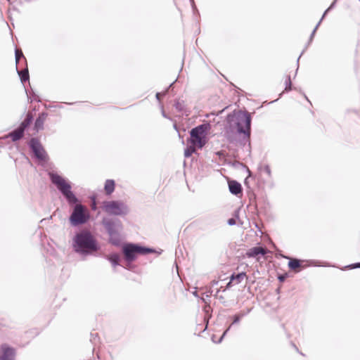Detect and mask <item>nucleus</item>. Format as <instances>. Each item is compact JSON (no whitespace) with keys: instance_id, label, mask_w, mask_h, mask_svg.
Returning a JSON list of instances; mask_svg holds the SVG:
<instances>
[{"instance_id":"f257e3e1","label":"nucleus","mask_w":360,"mask_h":360,"mask_svg":"<svg viewBox=\"0 0 360 360\" xmlns=\"http://www.w3.org/2000/svg\"><path fill=\"white\" fill-rule=\"evenodd\" d=\"M74 248L77 252L91 253L98 250V245L91 233L84 231L75 236Z\"/></svg>"},{"instance_id":"f03ea898","label":"nucleus","mask_w":360,"mask_h":360,"mask_svg":"<svg viewBox=\"0 0 360 360\" xmlns=\"http://www.w3.org/2000/svg\"><path fill=\"white\" fill-rule=\"evenodd\" d=\"M211 127L209 123L202 124L193 128L190 131V138L187 140V143H192L202 148L207 142V134Z\"/></svg>"},{"instance_id":"7ed1b4c3","label":"nucleus","mask_w":360,"mask_h":360,"mask_svg":"<svg viewBox=\"0 0 360 360\" xmlns=\"http://www.w3.org/2000/svg\"><path fill=\"white\" fill-rule=\"evenodd\" d=\"M49 176L52 183L57 186L70 203H75L77 201V198L71 191V186L65 179L54 173H49Z\"/></svg>"},{"instance_id":"20e7f679","label":"nucleus","mask_w":360,"mask_h":360,"mask_svg":"<svg viewBox=\"0 0 360 360\" xmlns=\"http://www.w3.org/2000/svg\"><path fill=\"white\" fill-rule=\"evenodd\" d=\"M89 213L86 208L81 204L76 205L70 217V221L73 226L86 223L89 219Z\"/></svg>"},{"instance_id":"39448f33","label":"nucleus","mask_w":360,"mask_h":360,"mask_svg":"<svg viewBox=\"0 0 360 360\" xmlns=\"http://www.w3.org/2000/svg\"><path fill=\"white\" fill-rule=\"evenodd\" d=\"M103 210L110 215H121L126 212L127 207L120 201H105L103 202Z\"/></svg>"},{"instance_id":"423d86ee","label":"nucleus","mask_w":360,"mask_h":360,"mask_svg":"<svg viewBox=\"0 0 360 360\" xmlns=\"http://www.w3.org/2000/svg\"><path fill=\"white\" fill-rule=\"evenodd\" d=\"M122 250L125 259L129 262L134 260L137 255H145L150 252L148 249L133 244L125 245Z\"/></svg>"},{"instance_id":"0eeeda50","label":"nucleus","mask_w":360,"mask_h":360,"mask_svg":"<svg viewBox=\"0 0 360 360\" xmlns=\"http://www.w3.org/2000/svg\"><path fill=\"white\" fill-rule=\"evenodd\" d=\"M30 146L37 158L42 161L47 160V153L38 139L34 138L32 139L30 141Z\"/></svg>"},{"instance_id":"6e6552de","label":"nucleus","mask_w":360,"mask_h":360,"mask_svg":"<svg viewBox=\"0 0 360 360\" xmlns=\"http://www.w3.org/2000/svg\"><path fill=\"white\" fill-rule=\"evenodd\" d=\"M15 356V349L6 344L0 346V360H14Z\"/></svg>"},{"instance_id":"1a4fd4ad","label":"nucleus","mask_w":360,"mask_h":360,"mask_svg":"<svg viewBox=\"0 0 360 360\" xmlns=\"http://www.w3.org/2000/svg\"><path fill=\"white\" fill-rule=\"evenodd\" d=\"M228 185L230 192L236 195L242 194L243 188L241 184L235 180H229Z\"/></svg>"},{"instance_id":"9d476101","label":"nucleus","mask_w":360,"mask_h":360,"mask_svg":"<svg viewBox=\"0 0 360 360\" xmlns=\"http://www.w3.org/2000/svg\"><path fill=\"white\" fill-rule=\"evenodd\" d=\"M267 252L268 250L266 248L262 247H254L247 251L246 255L248 257H256L259 255H265Z\"/></svg>"},{"instance_id":"9b49d317","label":"nucleus","mask_w":360,"mask_h":360,"mask_svg":"<svg viewBox=\"0 0 360 360\" xmlns=\"http://www.w3.org/2000/svg\"><path fill=\"white\" fill-rule=\"evenodd\" d=\"M243 121L244 124H245L246 129H244L242 127H240V123H238V131L240 133L249 134L250 129V122H251V118H250V115H247V114L244 115V116L243 117Z\"/></svg>"},{"instance_id":"f8f14e48","label":"nucleus","mask_w":360,"mask_h":360,"mask_svg":"<svg viewBox=\"0 0 360 360\" xmlns=\"http://www.w3.org/2000/svg\"><path fill=\"white\" fill-rule=\"evenodd\" d=\"M23 134L24 130L20 127H18L16 129L9 133L7 136L11 138L12 141H16L22 137Z\"/></svg>"},{"instance_id":"ddd939ff","label":"nucleus","mask_w":360,"mask_h":360,"mask_svg":"<svg viewBox=\"0 0 360 360\" xmlns=\"http://www.w3.org/2000/svg\"><path fill=\"white\" fill-rule=\"evenodd\" d=\"M46 119V114L41 113L39 115L37 119L36 120L35 124H34V129L37 131L43 129L44 128V124Z\"/></svg>"},{"instance_id":"4468645a","label":"nucleus","mask_w":360,"mask_h":360,"mask_svg":"<svg viewBox=\"0 0 360 360\" xmlns=\"http://www.w3.org/2000/svg\"><path fill=\"white\" fill-rule=\"evenodd\" d=\"M288 266L295 272H299L302 268V262L297 259H291L288 263Z\"/></svg>"},{"instance_id":"2eb2a0df","label":"nucleus","mask_w":360,"mask_h":360,"mask_svg":"<svg viewBox=\"0 0 360 360\" xmlns=\"http://www.w3.org/2000/svg\"><path fill=\"white\" fill-rule=\"evenodd\" d=\"M115 188V183L114 180L108 179L105 183L104 191L106 195H110L113 193Z\"/></svg>"},{"instance_id":"dca6fc26","label":"nucleus","mask_w":360,"mask_h":360,"mask_svg":"<svg viewBox=\"0 0 360 360\" xmlns=\"http://www.w3.org/2000/svg\"><path fill=\"white\" fill-rule=\"evenodd\" d=\"M197 149H198L197 146L193 145L192 143H188V146L184 150L185 157L188 158L191 156L196 152Z\"/></svg>"},{"instance_id":"f3484780","label":"nucleus","mask_w":360,"mask_h":360,"mask_svg":"<svg viewBox=\"0 0 360 360\" xmlns=\"http://www.w3.org/2000/svg\"><path fill=\"white\" fill-rule=\"evenodd\" d=\"M231 281H233L235 282V284L240 283L244 278H247V275L245 272L240 273L238 274H233L231 276Z\"/></svg>"},{"instance_id":"a211bd4d","label":"nucleus","mask_w":360,"mask_h":360,"mask_svg":"<svg viewBox=\"0 0 360 360\" xmlns=\"http://www.w3.org/2000/svg\"><path fill=\"white\" fill-rule=\"evenodd\" d=\"M33 117L31 113H28L25 117V119L22 121V122L19 126L24 131L25 129L32 123Z\"/></svg>"},{"instance_id":"6ab92c4d","label":"nucleus","mask_w":360,"mask_h":360,"mask_svg":"<svg viewBox=\"0 0 360 360\" xmlns=\"http://www.w3.org/2000/svg\"><path fill=\"white\" fill-rule=\"evenodd\" d=\"M18 74L22 82L29 79V72L27 69L21 70Z\"/></svg>"},{"instance_id":"aec40b11","label":"nucleus","mask_w":360,"mask_h":360,"mask_svg":"<svg viewBox=\"0 0 360 360\" xmlns=\"http://www.w3.org/2000/svg\"><path fill=\"white\" fill-rule=\"evenodd\" d=\"M108 259L114 265H117L120 261V256L117 254H112L109 256Z\"/></svg>"},{"instance_id":"412c9836","label":"nucleus","mask_w":360,"mask_h":360,"mask_svg":"<svg viewBox=\"0 0 360 360\" xmlns=\"http://www.w3.org/2000/svg\"><path fill=\"white\" fill-rule=\"evenodd\" d=\"M285 82L286 85H288V86H286L285 90H290L291 89L290 88V86H291L290 77H286L285 79Z\"/></svg>"},{"instance_id":"4be33fe9","label":"nucleus","mask_w":360,"mask_h":360,"mask_svg":"<svg viewBox=\"0 0 360 360\" xmlns=\"http://www.w3.org/2000/svg\"><path fill=\"white\" fill-rule=\"evenodd\" d=\"M22 56V53L21 51L16 49L15 51V60L16 63H18L20 58V57Z\"/></svg>"},{"instance_id":"5701e85b","label":"nucleus","mask_w":360,"mask_h":360,"mask_svg":"<svg viewBox=\"0 0 360 360\" xmlns=\"http://www.w3.org/2000/svg\"><path fill=\"white\" fill-rule=\"evenodd\" d=\"M287 278V274H283V275H280L278 276V280L281 281V282H283L285 278Z\"/></svg>"},{"instance_id":"b1692460","label":"nucleus","mask_w":360,"mask_h":360,"mask_svg":"<svg viewBox=\"0 0 360 360\" xmlns=\"http://www.w3.org/2000/svg\"><path fill=\"white\" fill-rule=\"evenodd\" d=\"M96 200L95 199H93V202H92V204H91V209L93 210H96Z\"/></svg>"},{"instance_id":"393cba45","label":"nucleus","mask_w":360,"mask_h":360,"mask_svg":"<svg viewBox=\"0 0 360 360\" xmlns=\"http://www.w3.org/2000/svg\"><path fill=\"white\" fill-rule=\"evenodd\" d=\"M233 281H231V279H230V281L228 283V284H227V286H226V287H227V288L231 287V284H232V283H233Z\"/></svg>"},{"instance_id":"a878e982","label":"nucleus","mask_w":360,"mask_h":360,"mask_svg":"<svg viewBox=\"0 0 360 360\" xmlns=\"http://www.w3.org/2000/svg\"><path fill=\"white\" fill-rule=\"evenodd\" d=\"M234 223H235L234 219H231L229 220V224H233Z\"/></svg>"},{"instance_id":"bb28decb","label":"nucleus","mask_w":360,"mask_h":360,"mask_svg":"<svg viewBox=\"0 0 360 360\" xmlns=\"http://www.w3.org/2000/svg\"><path fill=\"white\" fill-rule=\"evenodd\" d=\"M359 266H360V264L359 265Z\"/></svg>"}]
</instances>
